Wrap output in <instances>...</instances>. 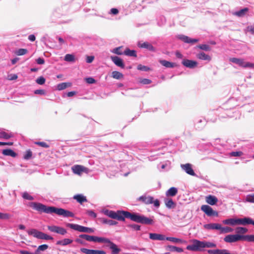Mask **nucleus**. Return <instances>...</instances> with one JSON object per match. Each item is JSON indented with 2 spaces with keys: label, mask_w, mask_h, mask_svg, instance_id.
Listing matches in <instances>:
<instances>
[{
  "label": "nucleus",
  "mask_w": 254,
  "mask_h": 254,
  "mask_svg": "<svg viewBox=\"0 0 254 254\" xmlns=\"http://www.w3.org/2000/svg\"><path fill=\"white\" fill-rule=\"evenodd\" d=\"M73 198L75 199L78 202L81 204H82L84 202L87 201L86 197L81 194L74 195Z\"/></svg>",
  "instance_id": "obj_30"
},
{
  "label": "nucleus",
  "mask_w": 254,
  "mask_h": 254,
  "mask_svg": "<svg viewBox=\"0 0 254 254\" xmlns=\"http://www.w3.org/2000/svg\"><path fill=\"white\" fill-rule=\"evenodd\" d=\"M248 231L247 228L242 227H237L235 228V232L236 234L243 235Z\"/></svg>",
  "instance_id": "obj_31"
},
{
  "label": "nucleus",
  "mask_w": 254,
  "mask_h": 254,
  "mask_svg": "<svg viewBox=\"0 0 254 254\" xmlns=\"http://www.w3.org/2000/svg\"><path fill=\"white\" fill-rule=\"evenodd\" d=\"M86 214L88 215L89 216L93 217V218H96L97 217L96 214L92 210H86Z\"/></svg>",
  "instance_id": "obj_56"
},
{
  "label": "nucleus",
  "mask_w": 254,
  "mask_h": 254,
  "mask_svg": "<svg viewBox=\"0 0 254 254\" xmlns=\"http://www.w3.org/2000/svg\"><path fill=\"white\" fill-rule=\"evenodd\" d=\"M249 11V8L247 7L242 9L239 11H236L233 13V15L238 17H244Z\"/></svg>",
  "instance_id": "obj_29"
},
{
  "label": "nucleus",
  "mask_w": 254,
  "mask_h": 254,
  "mask_svg": "<svg viewBox=\"0 0 254 254\" xmlns=\"http://www.w3.org/2000/svg\"><path fill=\"white\" fill-rule=\"evenodd\" d=\"M207 253L209 254H231L228 250L225 249L208 250Z\"/></svg>",
  "instance_id": "obj_22"
},
{
  "label": "nucleus",
  "mask_w": 254,
  "mask_h": 254,
  "mask_svg": "<svg viewBox=\"0 0 254 254\" xmlns=\"http://www.w3.org/2000/svg\"><path fill=\"white\" fill-rule=\"evenodd\" d=\"M242 154V152L240 151L232 152L231 153V155L232 156H240Z\"/></svg>",
  "instance_id": "obj_61"
},
{
  "label": "nucleus",
  "mask_w": 254,
  "mask_h": 254,
  "mask_svg": "<svg viewBox=\"0 0 254 254\" xmlns=\"http://www.w3.org/2000/svg\"><path fill=\"white\" fill-rule=\"evenodd\" d=\"M182 64L187 67L192 68L197 66V63L194 61L184 60L182 62Z\"/></svg>",
  "instance_id": "obj_16"
},
{
  "label": "nucleus",
  "mask_w": 254,
  "mask_h": 254,
  "mask_svg": "<svg viewBox=\"0 0 254 254\" xmlns=\"http://www.w3.org/2000/svg\"><path fill=\"white\" fill-rule=\"evenodd\" d=\"M137 68L138 70H142V71H148L150 70L149 67H148L146 66H145V65H143L142 64L138 65Z\"/></svg>",
  "instance_id": "obj_52"
},
{
  "label": "nucleus",
  "mask_w": 254,
  "mask_h": 254,
  "mask_svg": "<svg viewBox=\"0 0 254 254\" xmlns=\"http://www.w3.org/2000/svg\"><path fill=\"white\" fill-rule=\"evenodd\" d=\"M70 85H71L70 83H66V82L62 83L59 84L58 85L57 88L59 90H62L65 89L66 88L70 86Z\"/></svg>",
  "instance_id": "obj_41"
},
{
  "label": "nucleus",
  "mask_w": 254,
  "mask_h": 254,
  "mask_svg": "<svg viewBox=\"0 0 254 254\" xmlns=\"http://www.w3.org/2000/svg\"><path fill=\"white\" fill-rule=\"evenodd\" d=\"M102 222L104 224H108L111 226L116 225L118 224V222L113 220H109L107 219L103 218Z\"/></svg>",
  "instance_id": "obj_42"
},
{
  "label": "nucleus",
  "mask_w": 254,
  "mask_h": 254,
  "mask_svg": "<svg viewBox=\"0 0 254 254\" xmlns=\"http://www.w3.org/2000/svg\"><path fill=\"white\" fill-rule=\"evenodd\" d=\"M138 200L141 201L146 204H153L154 206L159 207L160 206V202L157 199H155L152 196L149 195H144L140 196Z\"/></svg>",
  "instance_id": "obj_5"
},
{
  "label": "nucleus",
  "mask_w": 254,
  "mask_h": 254,
  "mask_svg": "<svg viewBox=\"0 0 254 254\" xmlns=\"http://www.w3.org/2000/svg\"><path fill=\"white\" fill-rule=\"evenodd\" d=\"M246 32H249L252 34H254V26H249L247 27Z\"/></svg>",
  "instance_id": "obj_58"
},
{
  "label": "nucleus",
  "mask_w": 254,
  "mask_h": 254,
  "mask_svg": "<svg viewBox=\"0 0 254 254\" xmlns=\"http://www.w3.org/2000/svg\"><path fill=\"white\" fill-rule=\"evenodd\" d=\"M48 246L46 244H44L39 246L36 251L35 252V254H39L40 252L45 251L48 248Z\"/></svg>",
  "instance_id": "obj_40"
},
{
  "label": "nucleus",
  "mask_w": 254,
  "mask_h": 254,
  "mask_svg": "<svg viewBox=\"0 0 254 254\" xmlns=\"http://www.w3.org/2000/svg\"><path fill=\"white\" fill-rule=\"evenodd\" d=\"M73 241L71 239L66 238L62 240L58 241L56 243V245L65 246L70 244Z\"/></svg>",
  "instance_id": "obj_27"
},
{
  "label": "nucleus",
  "mask_w": 254,
  "mask_h": 254,
  "mask_svg": "<svg viewBox=\"0 0 254 254\" xmlns=\"http://www.w3.org/2000/svg\"><path fill=\"white\" fill-rule=\"evenodd\" d=\"M10 217V215L8 213H3L0 212V219H8Z\"/></svg>",
  "instance_id": "obj_53"
},
{
  "label": "nucleus",
  "mask_w": 254,
  "mask_h": 254,
  "mask_svg": "<svg viewBox=\"0 0 254 254\" xmlns=\"http://www.w3.org/2000/svg\"><path fill=\"white\" fill-rule=\"evenodd\" d=\"M178 38L187 43H196L198 41V39H191L187 36L181 35L178 36Z\"/></svg>",
  "instance_id": "obj_23"
},
{
  "label": "nucleus",
  "mask_w": 254,
  "mask_h": 254,
  "mask_svg": "<svg viewBox=\"0 0 254 254\" xmlns=\"http://www.w3.org/2000/svg\"><path fill=\"white\" fill-rule=\"evenodd\" d=\"M81 252L85 254H106V253L103 250H89L86 248L80 249Z\"/></svg>",
  "instance_id": "obj_15"
},
{
  "label": "nucleus",
  "mask_w": 254,
  "mask_h": 254,
  "mask_svg": "<svg viewBox=\"0 0 254 254\" xmlns=\"http://www.w3.org/2000/svg\"><path fill=\"white\" fill-rule=\"evenodd\" d=\"M206 201L207 202V203L213 205L215 204L217 202L218 199L215 196L209 195L208 196H206Z\"/></svg>",
  "instance_id": "obj_24"
},
{
  "label": "nucleus",
  "mask_w": 254,
  "mask_h": 254,
  "mask_svg": "<svg viewBox=\"0 0 254 254\" xmlns=\"http://www.w3.org/2000/svg\"><path fill=\"white\" fill-rule=\"evenodd\" d=\"M149 238L152 240L163 241L165 240V236L157 233H150Z\"/></svg>",
  "instance_id": "obj_21"
},
{
  "label": "nucleus",
  "mask_w": 254,
  "mask_h": 254,
  "mask_svg": "<svg viewBox=\"0 0 254 254\" xmlns=\"http://www.w3.org/2000/svg\"><path fill=\"white\" fill-rule=\"evenodd\" d=\"M32 155V153L30 150H27L24 155V158L26 160L29 159Z\"/></svg>",
  "instance_id": "obj_51"
},
{
  "label": "nucleus",
  "mask_w": 254,
  "mask_h": 254,
  "mask_svg": "<svg viewBox=\"0 0 254 254\" xmlns=\"http://www.w3.org/2000/svg\"><path fill=\"white\" fill-rule=\"evenodd\" d=\"M165 240L170 241L171 242H174V243H181L182 242V240L180 239H178L174 237H165Z\"/></svg>",
  "instance_id": "obj_46"
},
{
  "label": "nucleus",
  "mask_w": 254,
  "mask_h": 254,
  "mask_svg": "<svg viewBox=\"0 0 254 254\" xmlns=\"http://www.w3.org/2000/svg\"><path fill=\"white\" fill-rule=\"evenodd\" d=\"M36 62L39 64H44V60L42 58H39L36 60Z\"/></svg>",
  "instance_id": "obj_64"
},
{
  "label": "nucleus",
  "mask_w": 254,
  "mask_h": 254,
  "mask_svg": "<svg viewBox=\"0 0 254 254\" xmlns=\"http://www.w3.org/2000/svg\"><path fill=\"white\" fill-rule=\"evenodd\" d=\"M201 209L208 216H218V213L212 209V208L207 205H203L201 207Z\"/></svg>",
  "instance_id": "obj_9"
},
{
  "label": "nucleus",
  "mask_w": 254,
  "mask_h": 254,
  "mask_svg": "<svg viewBox=\"0 0 254 254\" xmlns=\"http://www.w3.org/2000/svg\"><path fill=\"white\" fill-rule=\"evenodd\" d=\"M104 214L108 217L117 219L120 221H125L126 218H129L132 221L143 224H153V220L143 215L135 213H131L128 211L118 210L117 212L113 210H105L103 211Z\"/></svg>",
  "instance_id": "obj_1"
},
{
  "label": "nucleus",
  "mask_w": 254,
  "mask_h": 254,
  "mask_svg": "<svg viewBox=\"0 0 254 254\" xmlns=\"http://www.w3.org/2000/svg\"><path fill=\"white\" fill-rule=\"evenodd\" d=\"M94 59V56H87L86 58V62L87 63H91Z\"/></svg>",
  "instance_id": "obj_63"
},
{
  "label": "nucleus",
  "mask_w": 254,
  "mask_h": 254,
  "mask_svg": "<svg viewBox=\"0 0 254 254\" xmlns=\"http://www.w3.org/2000/svg\"><path fill=\"white\" fill-rule=\"evenodd\" d=\"M166 250L170 252H177L178 253H181L183 252V250L181 248L173 246H168L166 247Z\"/></svg>",
  "instance_id": "obj_34"
},
{
  "label": "nucleus",
  "mask_w": 254,
  "mask_h": 254,
  "mask_svg": "<svg viewBox=\"0 0 254 254\" xmlns=\"http://www.w3.org/2000/svg\"><path fill=\"white\" fill-rule=\"evenodd\" d=\"M178 193V189L175 187H172L170 188L166 192V196H174Z\"/></svg>",
  "instance_id": "obj_28"
},
{
  "label": "nucleus",
  "mask_w": 254,
  "mask_h": 254,
  "mask_svg": "<svg viewBox=\"0 0 254 254\" xmlns=\"http://www.w3.org/2000/svg\"><path fill=\"white\" fill-rule=\"evenodd\" d=\"M27 53V50L25 49H19L16 52V55L18 56H22L26 54Z\"/></svg>",
  "instance_id": "obj_49"
},
{
  "label": "nucleus",
  "mask_w": 254,
  "mask_h": 254,
  "mask_svg": "<svg viewBox=\"0 0 254 254\" xmlns=\"http://www.w3.org/2000/svg\"><path fill=\"white\" fill-rule=\"evenodd\" d=\"M127 227L130 228L134 230H140V226L136 224H129L127 225Z\"/></svg>",
  "instance_id": "obj_54"
},
{
  "label": "nucleus",
  "mask_w": 254,
  "mask_h": 254,
  "mask_svg": "<svg viewBox=\"0 0 254 254\" xmlns=\"http://www.w3.org/2000/svg\"><path fill=\"white\" fill-rule=\"evenodd\" d=\"M72 172L75 174L80 175L82 172L88 173L89 172V169L81 165H76L73 166L71 168Z\"/></svg>",
  "instance_id": "obj_10"
},
{
  "label": "nucleus",
  "mask_w": 254,
  "mask_h": 254,
  "mask_svg": "<svg viewBox=\"0 0 254 254\" xmlns=\"http://www.w3.org/2000/svg\"><path fill=\"white\" fill-rule=\"evenodd\" d=\"M246 199L248 202L254 203V194L247 195Z\"/></svg>",
  "instance_id": "obj_55"
},
{
  "label": "nucleus",
  "mask_w": 254,
  "mask_h": 254,
  "mask_svg": "<svg viewBox=\"0 0 254 254\" xmlns=\"http://www.w3.org/2000/svg\"><path fill=\"white\" fill-rule=\"evenodd\" d=\"M181 168L185 171L188 174L195 176L196 175L195 173L193 171L192 168V165L190 163H187L185 164H182L181 165Z\"/></svg>",
  "instance_id": "obj_11"
},
{
  "label": "nucleus",
  "mask_w": 254,
  "mask_h": 254,
  "mask_svg": "<svg viewBox=\"0 0 254 254\" xmlns=\"http://www.w3.org/2000/svg\"><path fill=\"white\" fill-rule=\"evenodd\" d=\"M236 219L235 218H230L224 220L223 221V223L225 225H230L231 226L236 225Z\"/></svg>",
  "instance_id": "obj_36"
},
{
  "label": "nucleus",
  "mask_w": 254,
  "mask_h": 254,
  "mask_svg": "<svg viewBox=\"0 0 254 254\" xmlns=\"http://www.w3.org/2000/svg\"><path fill=\"white\" fill-rule=\"evenodd\" d=\"M64 60L66 62H73L75 61V57L73 55L66 54L64 57Z\"/></svg>",
  "instance_id": "obj_44"
},
{
  "label": "nucleus",
  "mask_w": 254,
  "mask_h": 254,
  "mask_svg": "<svg viewBox=\"0 0 254 254\" xmlns=\"http://www.w3.org/2000/svg\"><path fill=\"white\" fill-rule=\"evenodd\" d=\"M29 235L33 236L34 237L39 239L45 240H52L53 238L44 233L39 231L36 229H32L28 231Z\"/></svg>",
  "instance_id": "obj_4"
},
{
  "label": "nucleus",
  "mask_w": 254,
  "mask_h": 254,
  "mask_svg": "<svg viewBox=\"0 0 254 254\" xmlns=\"http://www.w3.org/2000/svg\"><path fill=\"white\" fill-rule=\"evenodd\" d=\"M34 93L35 94L45 95L46 94V92L43 89H38L35 90Z\"/></svg>",
  "instance_id": "obj_60"
},
{
  "label": "nucleus",
  "mask_w": 254,
  "mask_h": 254,
  "mask_svg": "<svg viewBox=\"0 0 254 254\" xmlns=\"http://www.w3.org/2000/svg\"><path fill=\"white\" fill-rule=\"evenodd\" d=\"M112 76L113 78L115 79H120L123 78L124 75L122 73L120 72L119 71H114L112 73Z\"/></svg>",
  "instance_id": "obj_39"
},
{
  "label": "nucleus",
  "mask_w": 254,
  "mask_h": 254,
  "mask_svg": "<svg viewBox=\"0 0 254 254\" xmlns=\"http://www.w3.org/2000/svg\"><path fill=\"white\" fill-rule=\"evenodd\" d=\"M191 244L187 246V250L192 252H202L205 248H215L216 245L213 242L197 239H192L190 241Z\"/></svg>",
  "instance_id": "obj_3"
},
{
  "label": "nucleus",
  "mask_w": 254,
  "mask_h": 254,
  "mask_svg": "<svg viewBox=\"0 0 254 254\" xmlns=\"http://www.w3.org/2000/svg\"><path fill=\"white\" fill-rule=\"evenodd\" d=\"M233 229L230 227H222L221 225H220V234H225L228 233L233 232Z\"/></svg>",
  "instance_id": "obj_35"
},
{
  "label": "nucleus",
  "mask_w": 254,
  "mask_h": 254,
  "mask_svg": "<svg viewBox=\"0 0 254 254\" xmlns=\"http://www.w3.org/2000/svg\"><path fill=\"white\" fill-rule=\"evenodd\" d=\"M197 47L205 51H209L211 50L210 46L206 44L199 45L197 46Z\"/></svg>",
  "instance_id": "obj_45"
},
{
  "label": "nucleus",
  "mask_w": 254,
  "mask_h": 254,
  "mask_svg": "<svg viewBox=\"0 0 254 254\" xmlns=\"http://www.w3.org/2000/svg\"><path fill=\"white\" fill-rule=\"evenodd\" d=\"M17 77H18L17 75L15 74H10V75H8L7 76V78L9 80H15L17 78Z\"/></svg>",
  "instance_id": "obj_59"
},
{
  "label": "nucleus",
  "mask_w": 254,
  "mask_h": 254,
  "mask_svg": "<svg viewBox=\"0 0 254 254\" xmlns=\"http://www.w3.org/2000/svg\"><path fill=\"white\" fill-rule=\"evenodd\" d=\"M221 224L219 223H209L203 225V227L207 230H217L220 231Z\"/></svg>",
  "instance_id": "obj_19"
},
{
  "label": "nucleus",
  "mask_w": 254,
  "mask_h": 254,
  "mask_svg": "<svg viewBox=\"0 0 254 254\" xmlns=\"http://www.w3.org/2000/svg\"><path fill=\"white\" fill-rule=\"evenodd\" d=\"M164 202L166 206L169 209L174 208L176 206V203L171 198H165L164 199Z\"/></svg>",
  "instance_id": "obj_26"
},
{
  "label": "nucleus",
  "mask_w": 254,
  "mask_h": 254,
  "mask_svg": "<svg viewBox=\"0 0 254 254\" xmlns=\"http://www.w3.org/2000/svg\"><path fill=\"white\" fill-rule=\"evenodd\" d=\"M12 136V134L10 133H6L4 131H1L0 132V137L3 138L5 139H7Z\"/></svg>",
  "instance_id": "obj_43"
},
{
  "label": "nucleus",
  "mask_w": 254,
  "mask_h": 254,
  "mask_svg": "<svg viewBox=\"0 0 254 254\" xmlns=\"http://www.w3.org/2000/svg\"><path fill=\"white\" fill-rule=\"evenodd\" d=\"M22 197L23 198L27 200H32L34 199V197L30 195L28 192H24L22 194Z\"/></svg>",
  "instance_id": "obj_47"
},
{
  "label": "nucleus",
  "mask_w": 254,
  "mask_h": 254,
  "mask_svg": "<svg viewBox=\"0 0 254 254\" xmlns=\"http://www.w3.org/2000/svg\"><path fill=\"white\" fill-rule=\"evenodd\" d=\"M88 241L98 242V243H104L105 242H108L107 240V238H106L98 237L97 236H90V235H89Z\"/></svg>",
  "instance_id": "obj_17"
},
{
  "label": "nucleus",
  "mask_w": 254,
  "mask_h": 254,
  "mask_svg": "<svg viewBox=\"0 0 254 254\" xmlns=\"http://www.w3.org/2000/svg\"><path fill=\"white\" fill-rule=\"evenodd\" d=\"M224 240L225 242L230 243L236 242L242 240V235L238 234L228 235L224 238Z\"/></svg>",
  "instance_id": "obj_8"
},
{
  "label": "nucleus",
  "mask_w": 254,
  "mask_h": 254,
  "mask_svg": "<svg viewBox=\"0 0 254 254\" xmlns=\"http://www.w3.org/2000/svg\"><path fill=\"white\" fill-rule=\"evenodd\" d=\"M140 82L143 84H149L151 83V80L146 78H143L140 80Z\"/></svg>",
  "instance_id": "obj_57"
},
{
  "label": "nucleus",
  "mask_w": 254,
  "mask_h": 254,
  "mask_svg": "<svg viewBox=\"0 0 254 254\" xmlns=\"http://www.w3.org/2000/svg\"><path fill=\"white\" fill-rule=\"evenodd\" d=\"M122 48V47H119L116 48H115L112 50V52L113 53L116 54L117 55H121L124 54L121 51V49Z\"/></svg>",
  "instance_id": "obj_48"
},
{
  "label": "nucleus",
  "mask_w": 254,
  "mask_h": 254,
  "mask_svg": "<svg viewBox=\"0 0 254 254\" xmlns=\"http://www.w3.org/2000/svg\"><path fill=\"white\" fill-rule=\"evenodd\" d=\"M86 81L89 84H93L96 82L95 80L92 77L87 78L86 79Z\"/></svg>",
  "instance_id": "obj_62"
},
{
  "label": "nucleus",
  "mask_w": 254,
  "mask_h": 254,
  "mask_svg": "<svg viewBox=\"0 0 254 254\" xmlns=\"http://www.w3.org/2000/svg\"><path fill=\"white\" fill-rule=\"evenodd\" d=\"M108 242H105V243L109 244V248L112 250V254H118L121 252V249L118 248L117 246L112 242L109 239L107 238Z\"/></svg>",
  "instance_id": "obj_14"
},
{
  "label": "nucleus",
  "mask_w": 254,
  "mask_h": 254,
  "mask_svg": "<svg viewBox=\"0 0 254 254\" xmlns=\"http://www.w3.org/2000/svg\"><path fill=\"white\" fill-rule=\"evenodd\" d=\"M66 226L69 227L71 229H72L74 230L78 231L79 232H85L86 233L87 228V227L82 226L78 224H71V223H67L66 224Z\"/></svg>",
  "instance_id": "obj_12"
},
{
  "label": "nucleus",
  "mask_w": 254,
  "mask_h": 254,
  "mask_svg": "<svg viewBox=\"0 0 254 254\" xmlns=\"http://www.w3.org/2000/svg\"><path fill=\"white\" fill-rule=\"evenodd\" d=\"M159 63L166 67H174L176 65L175 63H171L166 60H160Z\"/></svg>",
  "instance_id": "obj_32"
},
{
  "label": "nucleus",
  "mask_w": 254,
  "mask_h": 254,
  "mask_svg": "<svg viewBox=\"0 0 254 254\" xmlns=\"http://www.w3.org/2000/svg\"><path fill=\"white\" fill-rule=\"evenodd\" d=\"M138 46L140 48L147 49L150 51H155V48L151 44L147 42L143 43L140 42L138 43Z\"/></svg>",
  "instance_id": "obj_20"
},
{
  "label": "nucleus",
  "mask_w": 254,
  "mask_h": 254,
  "mask_svg": "<svg viewBox=\"0 0 254 254\" xmlns=\"http://www.w3.org/2000/svg\"><path fill=\"white\" fill-rule=\"evenodd\" d=\"M47 228L50 232L60 234L61 235H64L67 233L66 229L60 226L49 225L47 226Z\"/></svg>",
  "instance_id": "obj_7"
},
{
  "label": "nucleus",
  "mask_w": 254,
  "mask_h": 254,
  "mask_svg": "<svg viewBox=\"0 0 254 254\" xmlns=\"http://www.w3.org/2000/svg\"><path fill=\"white\" fill-rule=\"evenodd\" d=\"M2 154L5 156H9L13 157L16 156V153L10 149H4L2 150Z\"/></svg>",
  "instance_id": "obj_33"
},
{
  "label": "nucleus",
  "mask_w": 254,
  "mask_h": 254,
  "mask_svg": "<svg viewBox=\"0 0 254 254\" xmlns=\"http://www.w3.org/2000/svg\"><path fill=\"white\" fill-rule=\"evenodd\" d=\"M196 57L198 59L201 60L210 61L211 60V57L209 55L205 54L204 52H202L197 54L196 55Z\"/></svg>",
  "instance_id": "obj_25"
},
{
  "label": "nucleus",
  "mask_w": 254,
  "mask_h": 254,
  "mask_svg": "<svg viewBox=\"0 0 254 254\" xmlns=\"http://www.w3.org/2000/svg\"><path fill=\"white\" fill-rule=\"evenodd\" d=\"M45 78L44 77L40 76L36 79V82L38 84L43 85L45 83Z\"/></svg>",
  "instance_id": "obj_50"
},
{
  "label": "nucleus",
  "mask_w": 254,
  "mask_h": 254,
  "mask_svg": "<svg viewBox=\"0 0 254 254\" xmlns=\"http://www.w3.org/2000/svg\"><path fill=\"white\" fill-rule=\"evenodd\" d=\"M28 206L41 213L44 212L47 214L55 213L58 215L65 217H73L74 215L72 212L63 208H57L54 206H47L39 202H29Z\"/></svg>",
  "instance_id": "obj_2"
},
{
  "label": "nucleus",
  "mask_w": 254,
  "mask_h": 254,
  "mask_svg": "<svg viewBox=\"0 0 254 254\" xmlns=\"http://www.w3.org/2000/svg\"><path fill=\"white\" fill-rule=\"evenodd\" d=\"M242 240L254 242V235H242Z\"/></svg>",
  "instance_id": "obj_37"
},
{
  "label": "nucleus",
  "mask_w": 254,
  "mask_h": 254,
  "mask_svg": "<svg viewBox=\"0 0 254 254\" xmlns=\"http://www.w3.org/2000/svg\"><path fill=\"white\" fill-rule=\"evenodd\" d=\"M124 54L126 56L136 57L137 56L136 52L134 50H130L129 49H127L124 52Z\"/></svg>",
  "instance_id": "obj_38"
},
{
  "label": "nucleus",
  "mask_w": 254,
  "mask_h": 254,
  "mask_svg": "<svg viewBox=\"0 0 254 254\" xmlns=\"http://www.w3.org/2000/svg\"><path fill=\"white\" fill-rule=\"evenodd\" d=\"M253 220L249 217H244L243 218L236 219V225H246L248 224H252Z\"/></svg>",
  "instance_id": "obj_13"
},
{
  "label": "nucleus",
  "mask_w": 254,
  "mask_h": 254,
  "mask_svg": "<svg viewBox=\"0 0 254 254\" xmlns=\"http://www.w3.org/2000/svg\"><path fill=\"white\" fill-rule=\"evenodd\" d=\"M111 59L112 62L117 66L124 68L125 65L124 64L123 60L117 56H111Z\"/></svg>",
  "instance_id": "obj_18"
},
{
  "label": "nucleus",
  "mask_w": 254,
  "mask_h": 254,
  "mask_svg": "<svg viewBox=\"0 0 254 254\" xmlns=\"http://www.w3.org/2000/svg\"><path fill=\"white\" fill-rule=\"evenodd\" d=\"M229 61L244 68H254V64L246 62L243 59L231 58L229 59Z\"/></svg>",
  "instance_id": "obj_6"
}]
</instances>
